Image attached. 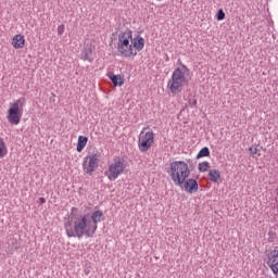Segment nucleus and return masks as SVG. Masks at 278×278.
Masks as SVG:
<instances>
[{
  "mask_svg": "<svg viewBox=\"0 0 278 278\" xmlns=\"http://www.w3.org/2000/svg\"><path fill=\"white\" fill-rule=\"evenodd\" d=\"M97 168H99V156L97 154L93 153L85 157L83 163V170L86 175H92Z\"/></svg>",
  "mask_w": 278,
  "mask_h": 278,
  "instance_id": "obj_8",
  "label": "nucleus"
},
{
  "mask_svg": "<svg viewBox=\"0 0 278 278\" xmlns=\"http://www.w3.org/2000/svg\"><path fill=\"white\" fill-rule=\"evenodd\" d=\"M216 20H217V21H225V11H223V9H219V10L217 11Z\"/></svg>",
  "mask_w": 278,
  "mask_h": 278,
  "instance_id": "obj_22",
  "label": "nucleus"
},
{
  "mask_svg": "<svg viewBox=\"0 0 278 278\" xmlns=\"http://www.w3.org/2000/svg\"><path fill=\"white\" fill-rule=\"evenodd\" d=\"M12 46L15 49H23L25 47V36L15 35L12 39Z\"/></svg>",
  "mask_w": 278,
  "mask_h": 278,
  "instance_id": "obj_14",
  "label": "nucleus"
},
{
  "mask_svg": "<svg viewBox=\"0 0 278 278\" xmlns=\"http://www.w3.org/2000/svg\"><path fill=\"white\" fill-rule=\"evenodd\" d=\"M201 157H210V148L204 147L198 152L195 159L201 160Z\"/></svg>",
  "mask_w": 278,
  "mask_h": 278,
  "instance_id": "obj_19",
  "label": "nucleus"
},
{
  "mask_svg": "<svg viewBox=\"0 0 278 278\" xmlns=\"http://www.w3.org/2000/svg\"><path fill=\"white\" fill-rule=\"evenodd\" d=\"M277 238H278V228L277 227L270 228L268 232L267 242H275Z\"/></svg>",
  "mask_w": 278,
  "mask_h": 278,
  "instance_id": "obj_18",
  "label": "nucleus"
},
{
  "mask_svg": "<svg viewBox=\"0 0 278 278\" xmlns=\"http://www.w3.org/2000/svg\"><path fill=\"white\" fill-rule=\"evenodd\" d=\"M65 29H66V27L64 26V24L59 25V26H58V35H59V36H63Z\"/></svg>",
  "mask_w": 278,
  "mask_h": 278,
  "instance_id": "obj_23",
  "label": "nucleus"
},
{
  "mask_svg": "<svg viewBox=\"0 0 278 278\" xmlns=\"http://www.w3.org/2000/svg\"><path fill=\"white\" fill-rule=\"evenodd\" d=\"M187 163H188V164H192V160H190V159L187 160Z\"/></svg>",
  "mask_w": 278,
  "mask_h": 278,
  "instance_id": "obj_28",
  "label": "nucleus"
},
{
  "mask_svg": "<svg viewBox=\"0 0 278 278\" xmlns=\"http://www.w3.org/2000/svg\"><path fill=\"white\" fill-rule=\"evenodd\" d=\"M130 41L134 49H136L137 51H142V49H144V38H142V36L137 35L135 38L132 36Z\"/></svg>",
  "mask_w": 278,
  "mask_h": 278,
  "instance_id": "obj_12",
  "label": "nucleus"
},
{
  "mask_svg": "<svg viewBox=\"0 0 278 278\" xmlns=\"http://www.w3.org/2000/svg\"><path fill=\"white\" fill-rule=\"evenodd\" d=\"M125 168H127V165H125V159L116 156L113 160V163L109 166V174L105 172V175L110 181H116L118 176L125 173Z\"/></svg>",
  "mask_w": 278,
  "mask_h": 278,
  "instance_id": "obj_6",
  "label": "nucleus"
},
{
  "mask_svg": "<svg viewBox=\"0 0 278 278\" xmlns=\"http://www.w3.org/2000/svg\"><path fill=\"white\" fill-rule=\"evenodd\" d=\"M24 105H25V98H20L15 102L11 103L7 112V118L10 125H18L21 123V118H23Z\"/></svg>",
  "mask_w": 278,
  "mask_h": 278,
  "instance_id": "obj_5",
  "label": "nucleus"
},
{
  "mask_svg": "<svg viewBox=\"0 0 278 278\" xmlns=\"http://www.w3.org/2000/svg\"><path fill=\"white\" fill-rule=\"evenodd\" d=\"M105 220L103 211H94L91 214L87 213L79 216H68L67 222L64 223V229L67 238H94L97 229H99V223Z\"/></svg>",
  "mask_w": 278,
  "mask_h": 278,
  "instance_id": "obj_1",
  "label": "nucleus"
},
{
  "mask_svg": "<svg viewBox=\"0 0 278 278\" xmlns=\"http://www.w3.org/2000/svg\"><path fill=\"white\" fill-rule=\"evenodd\" d=\"M167 174L172 181H174L175 186H177V184H181L182 180L190 177V167H188V163L185 161H174L169 164Z\"/></svg>",
  "mask_w": 278,
  "mask_h": 278,
  "instance_id": "obj_3",
  "label": "nucleus"
},
{
  "mask_svg": "<svg viewBox=\"0 0 278 278\" xmlns=\"http://www.w3.org/2000/svg\"><path fill=\"white\" fill-rule=\"evenodd\" d=\"M9 244H18V241L16 239H10Z\"/></svg>",
  "mask_w": 278,
  "mask_h": 278,
  "instance_id": "obj_26",
  "label": "nucleus"
},
{
  "mask_svg": "<svg viewBox=\"0 0 278 278\" xmlns=\"http://www.w3.org/2000/svg\"><path fill=\"white\" fill-rule=\"evenodd\" d=\"M267 266H269L274 275L278 274V247L268 253Z\"/></svg>",
  "mask_w": 278,
  "mask_h": 278,
  "instance_id": "obj_10",
  "label": "nucleus"
},
{
  "mask_svg": "<svg viewBox=\"0 0 278 278\" xmlns=\"http://www.w3.org/2000/svg\"><path fill=\"white\" fill-rule=\"evenodd\" d=\"M176 186H179L185 192H188V194H194V192H199V181L194 178H186L181 182L176 184Z\"/></svg>",
  "mask_w": 278,
  "mask_h": 278,
  "instance_id": "obj_9",
  "label": "nucleus"
},
{
  "mask_svg": "<svg viewBox=\"0 0 278 278\" xmlns=\"http://www.w3.org/2000/svg\"><path fill=\"white\" fill-rule=\"evenodd\" d=\"M156 1H162V0H156Z\"/></svg>",
  "mask_w": 278,
  "mask_h": 278,
  "instance_id": "obj_31",
  "label": "nucleus"
},
{
  "mask_svg": "<svg viewBox=\"0 0 278 278\" xmlns=\"http://www.w3.org/2000/svg\"><path fill=\"white\" fill-rule=\"evenodd\" d=\"M249 151H250V155L252 157H256V155H257V157H260V155H262L260 153V151H262V147H260V144H255V146L250 147Z\"/></svg>",
  "mask_w": 278,
  "mask_h": 278,
  "instance_id": "obj_17",
  "label": "nucleus"
},
{
  "mask_svg": "<svg viewBox=\"0 0 278 278\" xmlns=\"http://www.w3.org/2000/svg\"><path fill=\"white\" fill-rule=\"evenodd\" d=\"M189 105L194 108V105H197V99H189Z\"/></svg>",
  "mask_w": 278,
  "mask_h": 278,
  "instance_id": "obj_24",
  "label": "nucleus"
},
{
  "mask_svg": "<svg viewBox=\"0 0 278 278\" xmlns=\"http://www.w3.org/2000/svg\"><path fill=\"white\" fill-rule=\"evenodd\" d=\"M72 212H77V207H73V208H72Z\"/></svg>",
  "mask_w": 278,
  "mask_h": 278,
  "instance_id": "obj_29",
  "label": "nucleus"
},
{
  "mask_svg": "<svg viewBox=\"0 0 278 278\" xmlns=\"http://www.w3.org/2000/svg\"><path fill=\"white\" fill-rule=\"evenodd\" d=\"M208 180L212 181V184H218V181L220 180V170L210 169Z\"/></svg>",
  "mask_w": 278,
  "mask_h": 278,
  "instance_id": "obj_15",
  "label": "nucleus"
},
{
  "mask_svg": "<svg viewBox=\"0 0 278 278\" xmlns=\"http://www.w3.org/2000/svg\"><path fill=\"white\" fill-rule=\"evenodd\" d=\"M15 249H18V247H17V245H15Z\"/></svg>",
  "mask_w": 278,
  "mask_h": 278,
  "instance_id": "obj_30",
  "label": "nucleus"
},
{
  "mask_svg": "<svg viewBox=\"0 0 278 278\" xmlns=\"http://www.w3.org/2000/svg\"><path fill=\"white\" fill-rule=\"evenodd\" d=\"M198 170L200 173H207V170H210V162L204 161L202 163H199Z\"/></svg>",
  "mask_w": 278,
  "mask_h": 278,
  "instance_id": "obj_21",
  "label": "nucleus"
},
{
  "mask_svg": "<svg viewBox=\"0 0 278 278\" xmlns=\"http://www.w3.org/2000/svg\"><path fill=\"white\" fill-rule=\"evenodd\" d=\"M106 76L109 77V79H111L115 88L117 86H123V84H125V78L122 75H115L114 73L109 72Z\"/></svg>",
  "mask_w": 278,
  "mask_h": 278,
  "instance_id": "obj_13",
  "label": "nucleus"
},
{
  "mask_svg": "<svg viewBox=\"0 0 278 278\" xmlns=\"http://www.w3.org/2000/svg\"><path fill=\"white\" fill-rule=\"evenodd\" d=\"M47 203V200L45 198H39V204L45 205Z\"/></svg>",
  "mask_w": 278,
  "mask_h": 278,
  "instance_id": "obj_25",
  "label": "nucleus"
},
{
  "mask_svg": "<svg viewBox=\"0 0 278 278\" xmlns=\"http://www.w3.org/2000/svg\"><path fill=\"white\" fill-rule=\"evenodd\" d=\"M8 155V148L5 147V141L3 138H0V159H3Z\"/></svg>",
  "mask_w": 278,
  "mask_h": 278,
  "instance_id": "obj_20",
  "label": "nucleus"
},
{
  "mask_svg": "<svg viewBox=\"0 0 278 278\" xmlns=\"http://www.w3.org/2000/svg\"><path fill=\"white\" fill-rule=\"evenodd\" d=\"M86 144H88V137L79 136L77 147H76V151L78 153H81V151H84V149H86Z\"/></svg>",
  "mask_w": 278,
  "mask_h": 278,
  "instance_id": "obj_16",
  "label": "nucleus"
},
{
  "mask_svg": "<svg viewBox=\"0 0 278 278\" xmlns=\"http://www.w3.org/2000/svg\"><path fill=\"white\" fill-rule=\"evenodd\" d=\"M80 60L92 62L94 60V51L91 45H86L80 52Z\"/></svg>",
  "mask_w": 278,
  "mask_h": 278,
  "instance_id": "obj_11",
  "label": "nucleus"
},
{
  "mask_svg": "<svg viewBox=\"0 0 278 278\" xmlns=\"http://www.w3.org/2000/svg\"><path fill=\"white\" fill-rule=\"evenodd\" d=\"M155 141V134L153 130L146 132L142 136V132L140 134L138 138V149L141 153H147L149 149L153 146V142Z\"/></svg>",
  "mask_w": 278,
  "mask_h": 278,
  "instance_id": "obj_7",
  "label": "nucleus"
},
{
  "mask_svg": "<svg viewBox=\"0 0 278 278\" xmlns=\"http://www.w3.org/2000/svg\"><path fill=\"white\" fill-rule=\"evenodd\" d=\"M132 37V30L127 28L117 35V51L122 58H131V55H138V52H134V46L130 43Z\"/></svg>",
  "mask_w": 278,
  "mask_h": 278,
  "instance_id": "obj_4",
  "label": "nucleus"
},
{
  "mask_svg": "<svg viewBox=\"0 0 278 278\" xmlns=\"http://www.w3.org/2000/svg\"><path fill=\"white\" fill-rule=\"evenodd\" d=\"M84 273H85V275H90V268H86V269L84 270Z\"/></svg>",
  "mask_w": 278,
  "mask_h": 278,
  "instance_id": "obj_27",
  "label": "nucleus"
},
{
  "mask_svg": "<svg viewBox=\"0 0 278 278\" xmlns=\"http://www.w3.org/2000/svg\"><path fill=\"white\" fill-rule=\"evenodd\" d=\"M188 75H190V68L186 66L184 63H180V67H176L172 74V78L167 84V88L172 94H179L181 90H184V86H188L189 79Z\"/></svg>",
  "mask_w": 278,
  "mask_h": 278,
  "instance_id": "obj_2",
  "label": "nucleus"
}]
</instances>
